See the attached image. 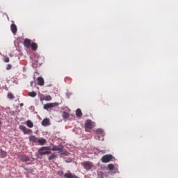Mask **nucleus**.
<instances>
[{"label": "nucleus", "mask_w": 178, "mask_h": 178, "mask_svg": "<svg viewBox=\"0 0 178 178\" xmlns=\"http://www.w3.org/2000/svg\"><path fill=\"white\" fill-rule=\"evenodd\" d=\"M105 136V132L102 129H98L96 130V134L95 138L99 140V141H104V137Z\"/></svg>", "instance_id": "nucleus-1"}, {"label": "nucleus", "mask_w": 178, "mask_h": 178, "mask_svg": "<svg viewBox=\"0 0 178 178\" xmlns=\"http://www.w3.org/2000/svg\"><path fill=\"white\" fill-rule=\"evenodd\" d=\"M38 153L40 155H49L51 154V147H42L39 149Z\"/></svg>", "instance_id": "nucleus-2"}, {"label": "nucleus", "mask_w": 178, "mask_h": 178, "mask_svg": "<svg viewBox=\"0 0 178 178\" xmlns=\"http://www.w3.org/2000/svg\"><path fill=\"white\" fill-rule=\"evenodd\" d=\"M94 128V122L90 120H87L85 123V130L88 133L91 130V129Z\"/></svg>", "instance_id": "nucleus-3"}, {"label": "nucleus", "mask_w": 178, "mask_h": 178, "mask_svg": "<svg viewBox=\"0 0 178 178\" xmlns=\"http://www.w3.org/2000/svg\"><path fill=\"white\" fill-rule=\"evenodd\" d=\"M112 159H113V156L112 154H106L102 157L101 161L103 163H108V162H111Z\"/></svg>", "instance_id": "nucleus-4"}, {"label": "nucleus", "mask_w": 178, "mask_h": 178, "mask_svg": "<svg viewBox=\"0 0 178 178\" xmlns=\"http://www.w3.org/2000/svg\"><path fill=\"white\" fill-rule=\"evenodd\" d=\"M63 149V146L61 145H58L57 146H54L51 149V151H59L60 153V155H66L67 154V152H64L62 151Z\"/></svg>", "instance_id": "nucleus-5"}, {"label": "nucleus", "mask_w": 178, "mask_h": 178, "mask_svg": "<svg viewBox=\"0 0 178 178\" xmlns=\"http://www.w3.org/2000/svg\"><path fill=\"white\" fill-rule=\"evenodd\" d=\"M59 105V103H47L43 106V108L46 111H48L49 109H52V108H55V106H58Z\"/></svg>", "instance_id": "nucleus-6"}, {"label": "nucleus", "mask_w": 178, "mask_h": 178, "mask_svg": "<svg viewBox=\"0 0 178 178\" xmlns=\"http://www.w3.org/2000/svg\"><path fill=\"white\" fill-rule=\"evenodd\" d=\"M19 128L23 131L24 134H31V133H33L31 129H27L24 125H20Z\"/></svg>", "instance_id": "nucleus-7"}, {"label": "nucleus", "mask_w": 178, "mask_h": 178, "mask_svg": "<svg viewBox=\"0 0 178 178\" xmlns=\"http://www.w3.org/2000/svg\"><path fill=\"white\" fill-rule=\"evenodd\" d=\"M81 165L83 166L84 169L86 170H90L92 168V165L90 161H86L81 163Z\"/></svg>", "instance_id": "nucleus-8"}, {"label": "nucleus", "mask_w": 178, "mask_h": 178, "mask_svg": "<svg viewBox=\"0 0 178 178\" xmlns=\"http://www.w3.org/2000/svg\"><path fill=\"white\" fill-rule=\"evenodd\" d=\"M40 101H52V97L51 95H42L40 97Z\"/></svg>", "instance_id": "nucleus-9"}, {"label": "nucleus", "mask_w": 178, "mask_h": 178, "mask_svg": "<svg viewBox=\"0 0 178 178\" xmlns=\"http://www.w3.org/2000/svg\"><path fill=\"white\" fill-rule=\"evenodd\" d=\"M18 158L22 162H29V161H30V157L29 156L19 155Z\"/></svg>", "instance_id": "nucleus-10"}, {"label": "nucleus", "mask_w": 178, "mask_h": 178, "mask_svg": "<svg viewBox=\"0 0 178 178\" xmlns=\"http://www.w3.org/2000/svg\"><path fill=\"white\" fill-rule=\"evenodd\" d=\"M31 40H30L28 38H26L24 41V46L26 47V48H30V47H31Z\"/></svg>", "instance_id": "nucleus-11"}, {"label": "nucleus", "mask_w": 178, "mask_h": 178, "mask_svg": "<svg viewBox=\"0 0 178 178\" xmlns=\"http://www.w3.org/2000/svg\"><path fill=\"white\" fill-rule=\"evenodd\" d=\"M10 29L13 33L16 34L17 33V26L15 24L10 25Z\"/></svg>", "instance_id": "nucleus-12"}, {"label": "nucleus", "mask_w": 178, "mask_h": 178, "mask_svg": "<svg viewBox=\"0 0 178 178\" xmlns=\"http://www.w3.org/2000/svg\"><path fill=\"white\" fill-rule=\"evenodd\" d=\"M51 124V122H49V119L48 118H44L42 121V126H49Z\"/></svg>", "instance_id": "nucleus-13"}, {"label": "nucleus", "mask_w": 178, "mask_h": 178, "mask_svg": "<svg viewBox=\"0 0 178 178\" xmlns=\"http://www.w3.org/2000/svg\"><path fill=\"white\" fill-rule=\"evenodd\" d=\"M65 177L66 178H79V177L76 176L75 175H73L72 173H67L66 172L65 175H64Z\"/></svg>", "instance_id": "nucleus-14"}, {"label": "nucleus", "mask_w": 178, "mask_h": 178, "mask_svg": "<svg viewBox=\"0 0 178 178\" xmlns=\"http://www.w3.org/2000/svg\"><path fill=\"white\" fill-rule=\"evenodd\" d=\"M37 80H38V86H44V78L40 76V77H38Z\"/></svg>", "instance_id": "nucleus-15"}, {"label": "nucleus", "mask_w": 178, "mask_h": 178, "mask_svg": "<svg viewBox=\"0 0 178 178\" xmlns=\"http://www.w3.org/2000/svg\"><path fill=\"white\" fill-rule=\"evenodd\" d=\"M62 117L65 120V122H66L69 119V113L66 111H63L62 114Z\"/></svg>", "instance_id": "nucleus-16"}, {"label": "nucleus", "mask_w": 178, "mask_h": 178, "mask_svg": "<svg viewBox=\"0 0 178 178\" xmlns=\"http://www.w3.org/2000/svg\"><path fill=\"white\" fill-rule=\"evenodd\" d=\"M29 141H31L32 143H38V138L35 137V136H29Z\"/></svg>", "instance_id": "nucleus-17"}, {"label": "nucleus", "mask_w": 178, "mask_h": 178, "mask_svg": "<svg viewBox=\"0 0 178 178\" xmlns=\"http://www.w3.org/2000/svg\"><path fill=\"white\" fill-rule=\"evenodd\" d=\"M38 143L39 145H45V144H47V140L44 138L38 139Z\"/></svg>", "instance_id": "nucleus-18"}, {"label": "nucleus", "mask_w": 178, "mask_h": 178, "mask_svg": "<svg viewBox=\"0 0 178 178\" xmlns=\"http://www.w3.org/2000/svg\"><path fill=\"white\" fill-rule=\"evenodd\" d=\"M32 51H37L38 45L35 42H32L31 44Z\"/></svg>", "instance_id": "nucleus-19"}, {"label": "nucleus", "mask_w": 178, "mask_h": 178, "mask_svg": "<svg viewBox=\"0 0 178 178\" xmlns=\"http://www.w3.org/2000/svg\"><path fill=\"white\" fill-rule=\"evenodd\" d=\"M76 115L77 118H81L83 116V113L81 112V109L80 108L76 109Z\"/></svg>", "instance_id": "nucleus-20"}, {"label": "nucleus", "mask_w": 178, "mask_h": 178, "mask_svg": "<svg viewBox=\"0 0 178 178\" xmlns=\"http://www.w3.org/2000/svg\"><path fill=\"white\" fill-rule=\"evenodd\" d=\"M26 126H28L29 129H33V127H34V124L33 123V122H31V120H27Z\"/></svg>", "instance_id": "nucleus-21"}, {"label": "nucleus", "mask_w": 178, "mask_h": 178, "mask_svg": "<svg viewBox=\"0 0 178 178\" xmlns=\"http://www.w3.org/2000/svg\"><path fill=\"white\" fill-rule=\"evenodd\" d=\"M6 155H8L6 152L0 149V158H6Z\"/></svg>", "instance_id": "nucleus-22"}, {"label": "nucleus", "mask_w": 178, "mask_h": 178, "mask_svg": "<svg viewBox=\"0 0 178 178\" xmlns=\"http://www.w3.org/2000/svg\"><path fill=\"white\" fill-rule=\"evenodd\" d=\"M29 97H31V98H35L37 97V92H29L28 93Z\"/></svg>", "instance_id": "nucleus-23"}, {"label": "nucleus", "mask_w": 178, "mask_h": 178, "mask_svg": "<svg viewBox=\"0 0 178 178\" xmlns=\"http://www.w3.org/2000/svg\"><path fill=\"white\" fill-rule=\"evenodd\" d=\"M56 158V155L53 154L49 156V161H54Z\"/></svg>", "instance_id": "nucleus-24"}, {"label": "nucleus", "mask_w": 178, "mask_h": 178, "mask_svg": "<svg viewBox=\"0 0 178 178\" xmlns=\"http://www.w3.org/2000/svg\"><path fill=\"white\" fill-rule=\"evenodd\" d=\"M108 168L109 170H113L115 169V165L113 164H108Z\"/></svg>", "instance_id": "nucleus-25"}, {"label": "nucleus", "mask_w": 178, "mask_h": 178, "mask_svg": "<svg viewBox=\"0 0 178 178\" xmlns=\"http://www.w3.org/2000/svg\"><path fill=\"white\" fill-rule=\"evenodd\" d=\"M8 98L9 99H13L15 98V96H13V94H12V93H8Z\"/></svg>", "instance_id": "nucleus-26"}, {"label": "nucleus", "mask_w": 178, "mask_h": 178, "mask_svg": "<svg viewBox=\"0 0 178 178\" xmlns=\"http://www.w3.org/2000/svg\"><path fill=\"white\" fill-rule=\"evenodd\" d=\"M9 60V57H4L3 62H5L6 63H8Z\"/></svg>", "instance_id": "nucleus-27"}, {"label": "nucleus", "mask_w": 178, "mask_h": 178, "mask_svg": "<svg viewBox=\"0 0 178 178\" xmlns=\"http://www.w3.org/2000/svg\"><path fill=\"white\" fill-rule=\"evenodd\" d=\"M12 69V65L8 64L6 67V70H10Z\"/></svg>", "instance_id": "nucleus-28"}, {"label": "nucleus", "mask_w": 178, "mask_h": 178, "mask_svg": "<svg viewBox=\"0 0 178 178\" xmlns=\"http://www.w3.org/2000/svg\"><path fill=\"white\" fill-rule=\"evenodd\" d=\"M58 176H63V170H60L58 172Z\"/></svg>", "instance_id": "nucleus-29"}, {"label": "nucleus", "mask_w": 178, "mask_h": 178, "mask_svg": "<svg viewBox=\"0 0 178 178\" xmlns=\"http://www.w3.org/2000/svg\"><path fill=\"white\" fill-rule=\"evenodd\" d=\"M23 105H24L23 103H21V104H19L20 106H23Z\"/></svg>", "instance_id": "nucleus-30"}]
</instances>
